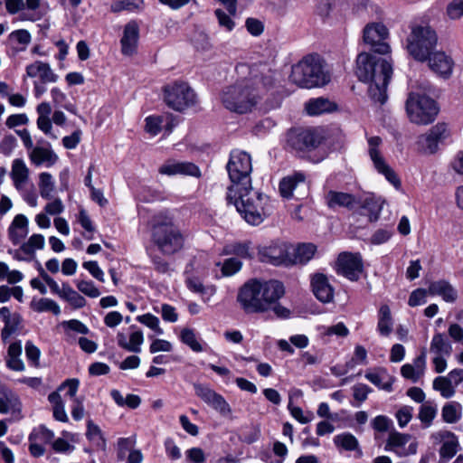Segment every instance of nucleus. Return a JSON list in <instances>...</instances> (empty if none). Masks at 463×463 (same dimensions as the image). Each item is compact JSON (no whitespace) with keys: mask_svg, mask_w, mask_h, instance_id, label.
<instances>
[{"mask_svg":"<svg viewBox=\"0 0 463 463\" xmlns=\"http://www.w3.org/2000/svg\"><path fill=\"white\" fill-rule=\"evenodd\" d=\"M226 169L231 181L226 199L233 204L241 217L251 225L260 224L272 213L269 196L252 189L250 156L234 150L230 155Z\"/></svg>","mask_w":463,"mask_h":463,"instance_id":"obj_1","label":"nucleus"},{"mask_svg":"<svg viewBox=\"0 0 463 463\" xmlns=\"http://www.w3.org/2000/svg\"><path fill=\"white\" fill-rule=\"evenodd\" d=\"M237 70L240 73H247V76L226 87L221 100L223 107L232 112L250 113L258 109L263 97L275 86L279 74L266 64H241Z\"/></svg>","mask_w":463,"mask_h":463,"instance_id":"obj_2","label":"nucleus"},{"mask_svg":"<svg viewBox=\"0 0 463 463\" xmlns=\"http://www.w3.org/2000/svg\"><path fill=\"white\" fill-rule=\"evenodd\" d=\"M285 292L279 280L250 279L240 288L237 301L247 314L273 311L278 317L288 318L291 315L290 309L279 303Z\"/></svg>","mask_w":463,"mask_h":463,"instance_id":"obj_3","label":"nucleus"},{"mask_svg":"<svg viewBox=\"0 0 463 463\" xmlns=\"http://www.w3.org/2000/svg\"><path fill=\"white\" fill-rule=\"evenodd\" d=\"M361 81L369 84L368 94L371 99L383 104L387 99V86L392 75V63L384 58L362 52L356 59V71Z\"/></svg>","mask_w":463,"mask_h":463,"instance_id":"obj_4","label":"nucleus"},{"mask_svg":"<svg viewBox=\"0 0 463 463\" xmlns=\"http://www.w3.org/2000/svg\"><path fill=\"white\" fill-rule=\"evenodd\" d=\"M289 78L304 89L324 87L331 80L324 59L317 53L306 55L293 65Z\"/></svg>","mask_w":463,"mask_h":463,"instance_id":"obj_5","label":"nucleus"},{"mask_svg":"<svg viewBox=\"0 0 463 463\" xmlns=\"http://www.w3.org/2000/svg\"><path fill=\"white\" fill-rule=\"evenodd\" d=\"M151 237L159 250L165 255L179 251L184 246V237L173 218L165 213L156 214L152 219Z\"/></svg>","mask_w":463,"mask_h":463,"instance_id":"obj_6","label":"nucleus"},{"mask_svg":"<svg viewBox=\"0 0 463 463\" xmlns=\"http://www.w3.org/2000/svg\"><path fill=\"white\" fill-rule=\"evenodd\" d=\"M436 32L429 25H418L412 28L407 38L409 53L419 61H425L437 45Z\"/></svg>","mask_w":463,"mask_h":463,"instance_id":"obj_7","label":"nucleus"},{"mask_svg":"<svg viewBox=\"0 0 463 463\" xmlns=\"http://www.w3.org/2000/svg\"><path fill=\"white\" fill-rule=\"evenodd\" d=\"M406 111L412 123L428 125L435 120L439 108L436 101L430 97L411 92L406 100Z\"/></svg>","mask_w":463,"mask_h":463,"instance_id":"obj_8","label":"nucleus"},{"mask_svg":"<svg viewBox=\"0 0 463 463\" xmlns=\"http://www.w3.org/2000/svg\"><path fill=\"white\" fill-rule=\"evenodd\" d=\"M166 105L175 111H183L197 103V95L188 83L176 81L164 89Z\"/></svg>","mask_w":463,"mask_h":463,"instance_id":"obj_9","label":"nucleus"},{"mask_svg":"<svg viewBox=\"0 0 463 463\" xmlns=\"http://www.w3.org/2000/svg\"><path fill=\"white\" fill-rule=\"evenodd\" d=\"M292 246L281 241H274L269 245L258 247L260 259L263 262L272 264L274 266H290V250Z\"/></svg>","mask_w":463,"mask_h":463,"instance_id":"obj_10","label":"nucleus"},{"mask_svg":"<svg viewBox=\"0 0 463 463\" xmlns=\"http://www.w3.org/2000/svg\"><path fill=\"white\" fill-rule=\"evenodd\" d=\"M368 142V153L371 160L373 161L374 168L379 174L384 175V177L396 188L401 187V180L395 174V172L385 162L382 156L379 146L382 144V138L379 137H371L367 140Z\"/></svg>","mask_w":463,"mask_h":463,"instance_id":"obj_11","label":"nucleus"},{"mask_svg":"<svg viewBox=\"0 0 463 463\" xmlns=\"http://www.w3.org/2000/svg\"><path fill=\"white\" fill-rule=\"evenodd\" d=\"M449 136L448 125L439 122L430 128L428 132L418 137L417 144L419 149L424 154H434L439 149V145L442 144Z\"/></svg>","mask_w":463,"mask_h":463,"instance_id":"obj_12","label":"nucleus"},{"mask_svg":"<svg viewBox=\"0 0 463 463\" xmlns=\"http://www.w3.org/2000/svg\"><path fill=\"white\" fill-rule=\"evenodd\" d=\"M388 37V29L381 23L368 24L364 29V42L376 53L386 54L390 46L385 42Z\"/></svg>","mask_w":463,"mask_h":463,"instance_id":"obj_13","label":"nucleus"},{"mask_svg":"<svg viewBox=\"0 0 463 463\" xmlns=\"http://www.w3.org/2000/svg\"><path fill=\"white\" fill-rule=\"evenodd\" d=\"M321 141V136L314 129L293 131L288 137V145L297 152L311 151L317 148Z\"/></svg>","mask_w":463,"mask_h":463,"instance_id":"obj_14","label":"nucleus"},{"mask_svg":"<svg viewBox=\"0 0 463 463\" xmlns=\"http://www.w3.org/2000/svg\"><path fill=\"white\" fill-rule=\"evenodd\" d=\"M431 439L434 443L442 444L439 450V463H447L457 454L459 442L458 437L453 432L441 430L432 433Z\"/></svg>","mask_w":463,"mask_h":463,"instance_id":"obj_15","label":"nucleus"},{"mask_svg":"<svg viewBox=\"0 0 463 463\" xmlns=\"http://www.w3.org/2000/svg\"><path fill=\"white\" fill-rule=\"evenodd\" d=\"M337 273L350 280H357L363 272V261L359 253L343 252L337 259Z\"/></svg>","mask_w":463,"mask_h":463,"instance_id":"obj_16","label":"nucleus"},{"mask_svg":"<svg viewBox=\"0 0 463 463\" xmlns=\"http://www.w3.org/2000/svg\"><path fill=\"white\" fill-rule=\"evenodd\" d=\"M195 394L222 415L226 416L232 409L225 399L207 385L194 384Z\"/></svg>","mask_w":463,"mask_h":463,"instance_id":"obj_17","label":"nucleus"},{"mask_svg":"<svg viewBox=\"0 0 463 463\" xmlns=\"http://www.w3.org/2000/svg\"><path fill=\"white\" fill-rule=\"evenodd\" d=\"M429 67L438 76L449 79L453 71L454 61L444 52H433L427 58Z\"/></svg>","mask_w":463,"mask_h":463,"instance_id":"obj_18","label":"nucleus"},{"mask_svg":"<svg viewBox=\"0 0 463 463\" xmlns=\"http://www.w3.org/2000/svg\"><path fill=\"white\" fill-rule=\"evenodd\" d=\"M161 175H185L191 176H200V170L197 165L189 162L168 161L159 167Z\"/></svg>","mask_w":463,"mask_h":463,"instance_id":"obj_19","label":"nucleus"},{"mask_svg":"<svg viewBox=\"0 0 463 463\" xmlns=\"http://www.w3.org/2000/svg\"><path fill=\"white\" fill-rule=\"evenodd\" d=\"M139 36V29L135 22H130L125 25L123 36L120 40L121 52L124 55L130 56L136 50Z\"/></svg>","mask_w":463,"mask_h":463,"instance_id":"obj_20","label":"nucleus"},{"mask_svg":"<svg viewBox=\"0 0 463 463\" xmlns=\"http://www.w3.org/2000/svg\"><path fill=\"white\" fill-rule=\"evenodd\" d=\"M313 292L321 302L328 303L333 299L334 289L324 274H316L312 278Z\"/></svg>","mask_w":463,"mask_h":463,"instance_id":"obj_21","label":"nucleus"},{"mask_svg":"<svg viewBox=\"0 0 463 463\" xmlns=\"http://www.w3.org/2000/svg\"><path fill=\"white\" fill-rule=\"evenodd\" d=\"M429 294L439 296L446 302H455L458 298V292L454 287L447 280L440 279L430 282L429 285Z\"/></svg>","mask_w":463,"mask_h":463,"instance_id":"obj_22","label":"nucleus"},{"mask_svg":"<svg viewBox=\"0 0 463 463\" xmlns=\"http://www.w3.org/2000/svg\"><path fill=\"white\" fill-rule=\"evenodd\" d=\"M316 251L317 247L312 243H303L299 244L296 248L292 247L290 250V266L296 264H306L314 257Z\"/></svg>","mask_w":463,"mask_h":463,"instance_id":"obj_23","label":"nucleus"},{"mask_svg":"<svg viewBox=\"0 0 463 463\" xmlns=\"http://www.w3.org/2000/svg\"><path fill=\"white\" fill-rule=\"evenodd\" d=\"M21 408L19 397L9 389H3L0 395V413L20 412Z\"/></svg>","mask_w":463,"mask_h":463,"instance_id":"obj_24","label":"nucleus"},{"mask_svg":"<svg viewBox=\"0 0 463 463\" xmlns=\"http://www.w3.org/2000/svg\"><path fill=\"white\" fill-rule=\"evenodd\" d=\"M326 200L329 208L339 206L351 209L355 203V199L352 194L335 191H329L326 195Z\"/></svg>","mask_w":463,"mask_h":463,"instance_id":"obj_25","label":"nucleus"},{"mask_svg":"<svg viewBox=\"0 0 463 463\" xmlns=\"http://www.w3.org/2000/svg\"><path fill=\"white\" fill-rule=\"evenodd\" d=\"M305 175L302 173H295L293 175L283 178L279 183V193L284 198L293 196V191L298 184H305Z\"/></svg>","mask_w":463,"mask_h":463,"instance_id":"obj_26","label":"nucleus"},{"mask_svg":"<svg viewBox=\"0 0 463 463\" xmlns=\"http://www.w3.org/2000/svg\"><path fill=\"white\" fill-rule=\"evenodd\" d=\"M306 110L310 116H317L323 113L331 112L335 109V105L328 99L317 98L308 100L306 103Z\"/></svg>","mask_w":463,"mask_h":463,"instance_id":"obj_27","label":"nucleus"},{"mask_svg":"<svg viewBox=\"0 0 463 463\" xmlns=\"http://www.w3.org/2000/svg\"><path fill=\"white\" fill-rule=\"evenodd\" d=\"M54 432L50 430L45 426L41 425L36 429H33L29 435V441H38L43 444L52 442V449L58 451V440H54Z\"/></svg>","mask_w":463,"mask_h":463,"instance_id":"obj_28","label":"nucleus"},{"mask_svg":"<svg viewBox=\"0 0 463 463\" xmlns=\"http://www.w3.org/2000/svg\"><path fill=\"white\" fill-rule=\"evenodd\" d=\"M334 444L336 448L345 451H358L362 455L358 439L351 433L345 432L334 437Z\"/></svg>","mask_w":463,"mask_h":463,"instance_id":"obj_29","label":"nucleus"},{"mask_svg":"<svg viewBox=\"0 0 463 463\" xmlns=\"http://www.w3.org/2000/svg\"><path fill=\"white\" fill-rule=\"evenodd\" d=\"M29 170L24 162L16 158L13 162L11 177L16 189H20L22 185L27 181Z\"/></svg>","mask_w":463,"mask_h":463,"instance_id":"obj_30","label":"nucleus"},{"mask_svg":"<svg viewBox=\"0 0 463 463\" xmlns=\"http://www.w3.org/2000/svg\"><path fill=\"white\" fill-rule=\"evenodd\" d=\"M409 439L410 435L392 431L389 435L384 449L386 451H394L398 456L402 457L405 454L400 452L398 449L404 447Z\"/></svg>","mask_w":463,"mask_h":463,"instance_id":"obj_31","label":"nucleus"},{"mask_svg":"<svg viewBox=\"0 0 463 463\" xmlns=\"http://www.w3.org/2000/svg\"><path fill=\"white\" fill-rule=\"evenodd\" d=\"M365 378L380 389L390 392L392 390L391 378L385 370L380 369L376 372H367Z\"/></svg>","mask_w":463,"mask_h":463,"instance_id":"obj_32","label":"nucleus"},{"mask_svg":"<svg viewBox=\"0 0 463 463\" xmlns=\"http://www.w3.org/2000/svg\"><path fill=\"white\" fill-rule=\"evenodd\" d=\"M462 407L457 402L446 403L442 408V419L447 423H456L461 418Z\"/></svg>","mask_w":463,"mask_h":463,"instance_id":"obj_33","label":"nucleus"},{"mask_svg":"<svg viewBox=\"0 0 463 463\" xmlns=\"http://www.w3.org/2000/svg\"><path fill=\"white\" fill-rule=\"evenodd\" d=\"M430 350L431 353H434L435 355L449 356L451 354L452 347L442 335L437 334L432 338Z\"/></svg>","mask_w":463,"mask_h":463,"instance_id":"obj_34","label":"nucleus"},{"mask_svg":"<svg viewBox=\"0 0 463 463\" xmlns=\"http://www.w3.org/2000/svg\"><path fill=\"white\" fill-rule=\"evenodd\" d=\"M60 297L63 298L73 308L82 307L86 302L82 296L67 285H62V288L60 289Z\"/></svg>","mask_w":463,"mask_h":463,"instance_id":"obj_35","label":"nucleus"},{"mask_svg":"<svg viewBox=\"0 0 463 463\" xmlns=\"http://www.w3.org/2000/svg\"><path fill=\"white\" fill-rule=\"evenodd\" d=\"M86 436L97 448L102 450L106 449V439L102 435L101 430L91 420L88 421Z\"/></svg>","mask_w":463,"mask_h":463,"instance_id":"obj_36","label":"nucleus"},{"mask_svg":"<svg viewBox=\"0 0 463 463\" xmlns=\"http://www.w3.org/2000/svg\"><path fill=\"white\" fill-rule=\"evenodd\" d=\"M433 389L439 392L443 398L449 399L455 395V386L445 376H438L433 380Z\"/></svg>","mask_w":463,"mask_h":463,"instance_id":"obj_37","label":"nucleus"},{"mask_svg":"<svg viewBox=\"0 0 463 463\" xmlns=\"http://www.w3.org/2000/svg\"><path fill=\"white\" fill-rule=\"evenodd\" d=\"M182 343L188 345L194 352L199 353L203 350L195 332L190 328H184L180 333Z\"/></svg>","mask_w":463,"mask_h":463,"instance_id":"obj_38","label":"nucleus"},{"mask_svg":"<svg viewBox=\"0 0 463 463\" xmlns=\"http://www.w3.org/2000/svg\"><path fill=\"white\" fill-rule=\"evenodd\" d=\"M44 244V238L41 234H33L27 242L22 244L20 250L26 255H33L38 249H42Z\"/></svg>","mask_w":463,"mask_h":463,"instance_id":"obj_39","label":"nucleus"},{"mask_svg":"<svg viewBox=\"0 0 463 463\" xmlns=\"http://www.w3.org/2000/svg\"><path fill=\"white\" fill-rule=\"evenodd\" d=\"M32 308L37 312L51 311L53 315H58V305L55 301L49 298L33 299L32 301Z\"/></svg>","mask_w":463,"mask_h":463,"instance_id":"obj_40","label":"nucleus"},{"mask_svg":"<svg viewBox=\"0 0 463 463\" xmlns=\"http://www.w3.org/2000/svg\"><path fill=\"white\" fill-rule=\"evenodd\" d=\"M437 408L430 403H424L420 406L419 419L425 427H430L436 417Z\"/></svg>","mask_w":463,"mask_h":463,"instance_id":"obj_41","label":"nucleus"},{"mask_svg":"<svg viewBox=\"0 0 463 463\" xmlns=\"http://www.w3.org/2000/svg\"><path fill=\"white\" fill-rule=\"evenodd\" d=\"M5 325L1 332L3 342H6L10 337L18 335L21 333L22 326L20 320H5Z\"/></svg>","mask_w":463,"mask_h":463,"instance_id":"obj_42","label":"nucleus"},{"mask_svg":"<svg viewBox=\"0 0 463 463\" xmlns=\"http://www.w3.org/2000/svg\"><path fill=\"white\" fill-rule=\"evenodd\" d=\"M136 444V438H120L118 440L117 455L119 460L125 459L127 453H130Z\"/></svg>","mask_w":463,"mask_h":463,"instance_id":"obj_43","label":"nucleus"},{"mask_svg":"<svg viewBox=\"0 0 463 463\" xmlns=\"http://www.w3.org/2000/svg\"><path fill=\"white\" fill-rule=\"evenodd\" d=\"M186 284L190 290L199 293L203 297L205 295L212 296L215 292V288L213 287H204L201 280L196 278L188 279Z\"/></svg>","mask_w":463,"mask_h":463,"instance_id":"obj_44","label":"nucleus"},{"mask_svg":"<svg viewBox=\"0 0 463 463\" xmlns=\"http://www.w3.org/2000/svg\"><path fill=\"white\" fill-rule=\"evenodd\" d=\"M39 185L41 195L46 199H49L54 188L52 175L48 173H42L40 175Z\"/></svg>","mask_w":463,"mask_h":463,"instance_id":"obj_45","label":"nucleus"},{"mask_svg":"<svg viewBox=\"0 0 463 463\" xmlns=\"http://www.w3.org/2000/svg\"><path fill=\"white\" fill-rule=\"evenodd\" d=\"M241 261L238 258L232 257L224 260L221 270L223 276H232L241 269Z\"/></svg>","mask_w":463,"mask_h":463,"instance_id":"obj_46","label":"nucleus"},{"mask_svg":"<svg viewBox=\"0 0 463 463\" xmlns=\"http://www.w3.org/2000/svg\"><path fill=\"white\" fill-rule=\"evenodd\" d=\"M367 364V351L362 345H356L354 348V357L345 364L347 368H354L356 364Z\"/></svg>","mask_w":463,"mask_h":463,"instance_id":"obj_47","label":"nucleus"},{"mask_svg":"<svg viewBox=\"0 0 463 463\" xmlns=\"http://www.w3.org/2000/svg\"><path fill=\"white\" fill-rule=\"evenodd\" d=\"M214 14L218 20V24L221 27L225 28L227 31L231 32L235 27V23L232 19V15L230 14H226L222 9H216L214 11Z\"/></svg>","mask_w":463,"mask_h":463,"instance_id":"obj_48","label":"nucleus"},{"mask_svg":"<svg viewBox=\"0 0 463 463\" xmlns=\"http://www.w3.org/2000/svg\"><path fill=\"white\" fill-rule=\"evenodd\" d=\"M63 438H60V452H71L74 449L72 443L78 441L76 434H71L66 431L62 432Z\"/></svg>","mask_w":463,"mask_h":463,"instance_id":"obj_49","label":"nucleus"},{"mask_svg":"<svg viewBox=\"0 0 463 463\" xmlns=\"http://www.w3.org/2000/svg\"><path fill=\"white\" fill-rule=\"evenodd\" d=\"M78 289L90 298H98L100 292L92 281L80 280L77 283Z\"/></svg>","mask_w":463,"mask_h":463,"instance_id":"obj_50","label":"nucleus"},{"mask_svg":"<svg viewBox=\"0 0 463 463\" xmlns=\"http://www.w3.org/2000/svg\"><path fill=\"white\" fill-rule=\"evenodd\" d=\"M30 157L34 164L41 165L51 159V152L43 147H35L33 149Z\"/></svg>","mask_w":463,"mask_h":463,"instance_id":"obj_51","label":"nucleus"},{"mask_svg":"<svg viewBox=\"0 0 463 463\" xmlns=\"http://www.w3.org/2000/svg\"><path fill=\"white\" fill-rule=\"evenodd\" d=\"M429 294V288H417L411 292L409 298V305L411 307H416L426 303V298Z\"/></svg>","mask_w":463,"mask_h":463,"instance_id":"obj_52","label":"nucleus"},{"mask_svg":"<svg viewBox=\"0 0 463 463\" xmlns=\"http://www.w3.org/2000/svg\"><path fill=\"white\" fill-rule=\"evenodd\" d=\"M62 326L69 335L70 331H75L77 333L87 335L89 334V328L83 325L80 320H67L62 323Z\"/></svg>","mask_w":463,"mask_h":463,"instance_id":"obj_53","label":"nucleus"},{"mask_svg":"<svg viewBox=\"0 0 463 463\" xmlns=\"http://www.w3.org/2000/svg\"><path fill=\"white\" fill-rule=\"evenodd\" d=\"M162 122L163 118L161 117H147L146 118V131L152 136L157 135L161 131Z\"/></svg>","mask_w":463,"mask_h":463,"instance_id":"obj_54","label":"nucleus"},{"mask_svg":"<svg viewBox=\"0 0 463 463\" xmlns=\"http://www.w3.org/2000/svg\"><path fill=\"white\" fill-rule=\"evenodd\" d=\"M224 251L226 254H234L244 259L250 257L249 246L245 243H236L228 246L225 248Z\"/></svg>","mask_w":463,"mask_h":463,"instance_id":"obj_55","label":"nucleus"},{"mask_svg":"<svg viewBox=\"0 0 463 463\" xmlns=\"http://www.w3.org/2000/svg\"><path fill=\"white\" fill-rule=\"evenodd\" d=\"M447 14L453 20L463 16V0L452 1L447 7Z\"/></svg>","mask_w":463,"mask_h":463,"instance_id":"obj_56","label":"nucleus"},{"mask_svg":"<svg viewBox=\"0 0 463 463\" xmlns=\"http://www.w3.org/2000/svg\"><path fill=\"white\" fill-rule=\"evenodd\" d=\"M247 31L253 36H259L263 33L264 25L262 22L256 18H247L245 22Z\"/></svg>","mask_w":463,"mask_h":463,"instance_id":"obj_57","label":"nucleus"},{"mask_svg":"<svg viewBox=\"0 0 463 463\" xmlns=\"http://www.w3.org/2000/svg\"><path fill=\"white\" fill-rule=\"evenodd\" d=\"M81 130L76 129L71 135L66 136L62 138V145L67 149L75 148L81 139Z\"/></svg>","mask_w":463,"mask_h":463,"instance_id":"obj_58","label":"nucleus"},{"mask_svg":"<svg viewBox=\"0 0 463 463\" xmlns=\"http://www.w3.org/2000/svg\"><path fill=\"white\" fill-rule=\"evenodd\" d=\"M396 418L401 428L405 427L412 418V408L404 406L401 408L397 413Z\"/></svg>","mask_w":463,"mask_h":463,"instance_id":"obj_59","label":"nucleus"},{"mask_svg":"<svg viewBox=\"0 0 463 463\" xmlns=\"http://www.w3.org/2000/svg\"><path fill=\"white\" fill-rule=\"evenodd\" d=\"M83 268L86 269L96 279L99 281H104V273L99 267L97 261H85L82 264Z\"/></svg>","mask_w":463,"mask_h":463,"instance_id":"obj_60","label":"nucleus"},{"mask_svg":"<svg viewBox=\"0 0 463 463\" xmlns=\"http://www.w3.org/2000/svg\"><path fill=\"white\" fill-rule=\"evenodd\" d=\"M16 146V138L13 135L5 136L0 142V152L9 156Z\"/></svg>","mask_w":463,"mask_h":463,"instance_id":"obj_61","label":"nucleus"},{"mask_svg":"<svg viewBox=\"0 0 463 463\" xmlns=\"http://www.w3.org/2000/svg\"><path fill=\"white\" fill-rule=\"evenodd\" d=\"M143 342V335L140 331H135L130 335L128 339V351L138 353L140 345Z\"/></svg>","mask_w":463,"mask_h":463,"instance_id":"obj_62","label":"nucleus"},{"mask_svg":"<svg viewBox=\"0 0 463 463\" xmlns=\"http://www.w3.org/2000/svg\"><path fill=\"white\" fill-rule=\"evenodd\" d=\"M391 423L392 420L388 417L383 415H379L375 417L372 421L373 428L380 432L387 431L389 430Z\"/></svg>","mask_w":463,"mask_h":463,"instance_id":"obj_63","label":"nucleus"},{"mask_svg":"<svg viewBox=\"0 0 463 463\" xmlns=\"http://www.w3.org/2000/svg\"><path fill=\"white\" fill-rule=\"evenodd\" d=\"M185 454L187 459L194 463H204L205 461V455L200 448H192Z\"/></svg>","mask_w":463,"mask_h":463,"instance_id":"obj_64","label":"nucleus"}]
</instances>
